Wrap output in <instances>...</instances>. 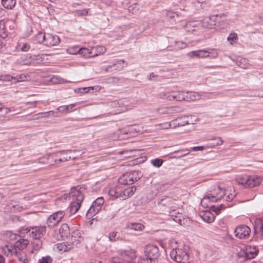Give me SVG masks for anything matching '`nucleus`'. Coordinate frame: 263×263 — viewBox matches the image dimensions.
<instances>
[{
  "instance_id": "f257e3e1",
  "label": "nucleus",
  "mask_w": 263,
  "mask_h": 263,
  "mask_svg": "<svg viewBox=\"0 0 263 263\" xmlns=\"http://www.w3.org/2000/svg\"><path fill=\"white\" fill-rule=\"evenodd\" d=\"M160 98L169 101H194L197 99L196 93L195 92L177 91L172 92H163L160 94Z\"/></svg>"
},
{
  "instance_id": "f03ea898",
  "label": "nucleus",
  "mask_w": 263,
  "mask_h": 263,
  "mask_svg": "<svg viewBox=\"0 0 263 263\" xmlns=\"http://www.w3.org/2000/svg\"><path fill=\"white\" fill-rule=\"evenodd\" d=\"M70 196L74 198V200L71 202L68 209L70 214H74L80 209L84 200V196L81 191L76 189H72Z\"/></svg>"
},
{
  "instance_id": "7ed1b4c3",
  "label": "nucleus",
  "mask_w": 263,
  "mask_h": 263,
  "mask_svg": "<svg viewBox=\"0 0 263 263\" xmlns=\"http://www.w3.org/2000/svg\"><path fill=\"white\" fill-rule=\"evenodd\" d=\"M144 252L146 258L142 259L141 263H153V261L157 259L160 255L158 246L154 244H149L146 246Z\"/></svg>"
},
{
  "instance_id": "20e7f679",
  "label": "nucleus",
  "mask_w": 263,
  "mask_h": 263,
  "mask_svg": "<svg viewBox=\"0 0 263 263\" xmlns=\"http://www.w3.org/2000/svg\"><path fill=\"white\" fill-rule=\"evenodd\" d=\"M170 256L172 259L179 263H185L189 258V255L183 246H177L173 248L170 252Z\"/></svg>"
},
{
  "instance_id": "39448f33",
  "label": "nucleus",
  "mask_w": 263,
  "mask_h": 263,
  "mask_svg": "<svg viewBox=\"0 0 263 263\" xmlns=\"http://www.w3.org/2000/svg\"><path fill=\"white\" fill-rule=\"evenodd\" d=\"M175 200L169 196H164L158 201V208L162 214L168 213L173 208H175Z\"/></svg>"
},
{
  "instance_id": "423d86ee",
  "label": "nucleus",
  "mask_w": 263,
  "mask_h": 263,
  "mask_svg": "<svg viewBox=\"0 0 263 263\" xmlns=\"http://www.w3.org/2000/svg\"><path fill=\"white\" fill-rule=\"evenodd\" d=\"M139 179V172L135 171L123 174L119 178L118 181L121 184H132Z\"/></svg>"
},
{
  "instance_id": "0eeeda50",
  "label": "nucleus",
  "mask_w": 263,
  "mask_h": 263,
  "mask_svg": "<svg viewBox=\"0 0 263 263\" xmlns=\"http://www.w3.org/2000/svg\"><path fill=\"white\" fill-rule=\"evenodd\" d=\"M225 195V190L222 188L218 187L215 191L206 195L202 199L201 202L209 200L211 202H217Z\"/></svg>"
},
{
  "instance_id": "6e6552de",
  "label": "nucleus",
  "mask_w": 263,
  "mask_h": 263,
  "mask_svg": "<svg viewBox=\"0 0 263 263\" xmlns=\"http://www.w3.org/2000/svg\"><path fill=\"white\" fill-rule=\"evenodd\" d=\"M64 215V211H59L50 215L46 222L48 227L52 228L56 226L61 221Z\"/></svg>"
},
{
  "instance_id": "1a4fd4ad",
  "label": "nucleus",
  "mask_w": 263,
  "mask_h": 263,
  "mask_svg": "<svg viewBox=\"0 0 263 263\" xmlns=\"http://www.w3.org/2000/svg\"><path fill=\"white\" fill-rule=\"evenodd\" d=\"M251 229L246 224H240L234 230L235 236L239 239H247L250 235Z\"/></svg>"
},
{
  "instance_id": "9d476101",
  "label": "nucleus",
  "mask_w": 263,
  "mask_h": 263,
  "mask_svg": "<svg viewBox=\"0 0 263 263\" xmlns=\"http://www.w3.org/2000/svg\"><path fill=\"white\" fill-rule=\"evenodd\" d=\"M224 13L221 14H216L212 15L210 17H207L204 19L203 21V24H207L206 27L210 28H212L215 26H217L219 23L222 21V16H224Z\"/></svg>"
},
{
  "instance_id": "9b49d317",
  "label": "nucleus",
  "mask_w": 263,
  "mask_h": 263,
  "mask_svg": "<svg viewBox=\"0 0 263 263\" xmlns=\"http://www.w3.org/2000/svg\"><path fill=\"white\" fill-rule=\"evenodd\" d=\"M127 63L123 60H117L111 62V64L106 66L105 71L106 72L112 71L111 69L112 67H115V70L119 71L122 70L124 67H126Z\"/></svg>"
},
{
  "instance_id": "f8f14e48",
  "label": "nucleus",
  "mask_w": 263,
  "mask_h": 263,
  "mask_svg": "<svg viewBox=\"0 0 263 263\" xmlns=\"http://www.w3.org/2000/svg\"><path fill=\"white\" fill-rule=\"evenodd\" d=\"M46 229L45 227H34L27 231V233L33 239L41 238L46 233Z\"/></svg>"
},
{
  "instance_id": "ddd939ff",
  "label": "nucleus",
  "mask_w": 263,
  "mask_h": 263,
  "mask_svg": "<svg viewBox=\"0 0 263 263\" xmlns=\"http://www.w3.org/2000/svg\"><path fill=\"white\" fill-rule=\"evenodd\" d=\"M74 152V151L72 150L57 152V156L58 162H64L70 160L74 159L76 157L71 155V154Z\"/></svg>"
},
{
  "instance_id": "4468645a",
  "label": "nucleus",
  "mask_w": 263,
  "mask_h": 263,
  "mask_svg": "<svg viewBox=\"0 0 263 263\" xmlns=\"http://www.w3.org/2000/svg\"><path fill=\"white\" fill-rule=\"evenodd\" d=\"M38 162L41 164H48L49 165H52L55 163H58L57 152L44 156L39 159Z\"/></svg>"
},
{
  "instance_id": "2eb2a0df",
  "label": "nucleus",
  "mask_w": 263,
  "mask_h": 263,
  "mask_svg": "<svg viewBox=\"0 0 263 263\" xmlns=\"http://www.w3.org/2000/svg\"><path fill=\"white\" fill-rule=\"evenodd\" d=\"M19 249L16 248L14 245H7L2 247V252L7 257L17 256L21 251Z\"/></svg>"
},
{
  "instance_id": "dca6fc26",
  "label": "nucleus",
  "mask_w": 263,
  "mask_h": 263,
  "mask_svg": "<svg viewBox=\"0 0 263 263\" xmlns=\"http://www.w3.org/2000/svg\"><path fill=\"white\" fill-rule=\"evenodd\" d=\"M168 214L172 220L181 224V221L183 218V215L180 209L177 208L176 206V208L171 210Z\"/></svg>"
},
{
  "instance_id": "f3484780",
  "label": "nucleus",
  "mask_w": 263,
  "mask_h": 263,
  "mask_svg": "<svg viewBox=\"0 0 263 263\" xmlns=\"http://www.w3.org/2000/svg\"><path fill=\"white\" fill-rule=\"evenodd\" d=\"M28 74L22 73L20 75H17L16 77H13L10 75H6L2 76V79L4 81H11L12 83H16L17 82H21L27 80L29 78Z\"/></svg>"
},
{
  "instance_id": "a211bd4d",
  "label": "nucleus",
  "mask_w": 263,
  "mask_h": 263,
  "mask_svg": "<svg viewBox=\"0 0 263 263\" xmlns=\"http://www.w3.org/2000/svg\"><path fill=\"white\" fill-rule=\"evenodd\" d=\"M60 42V39L58 35L46 33L44 45L47 47H51L58 45Z\"/></svg>"
},
{
  "instance_id": "6ab92c4d",
  "label": "nucleus",
  "mask_w": 263,
  "mask_h": 263,
  "mask_svg": "<svg viewBox=\"0 0 263 263\" xmlns=\"http://www.w3.org/2000/svg\"><path fill=\"white\" fill-rule=\"evenodd\" d=\"M119 253L125 262L129 263V261L134 259L136 257V252L133 250H120Z\"/></svg>"
},
{
  "instance_id": "aec40b11",
  "label": "nucleus",
  "mask_w": 263,
  "mask_h": 263,
  "mask_svg": "<svg viewBox=\"0 0 263 263\" xmlns=\"http://www.w3.org/2000/svg\"><path fill=\"white\" fill-rule=\"evenodd\" d=\"M84 240L82 232L79 230H76L72 232L71 234V240L73 246H78Z\"/></svg>"
},
{
  "instance_id": "412c9836",
  "label": "nucleus",
  "mask_w": 263,
  "mask_h": 263,
  "mask_svg": "<svg viewBox=\"0 0 263 263\" xmlns=\"http://www.w3.org/2000/svg\"><path fill=\"white\" fill-rule=\"evenodd\" d=\"M262 181V178L257 176H248L247 187H253L259 185Z\"/></svg>"
},
{
  "instance_id": "4be33fe9",
  "label": "nucleus",
  "mask_w": 263,
  "mask_h": 263,
  "mask_svg": "<svg viewBox=\"0 0 263 263\" xmlns=\"http://www.w3.org/2000/svg\"><path fill=\"white\" fill-rule=\"evenodd\" d=\"M136 190V187L135 186H132L124 189H122V193L120 195L121 200H125L131 197L135 193Z\"/></svg>"
},
{
  "instance_id": "5701e85b",
  "label": "nucleus",
  "mask_w": 263,
  "mask_h": 263,
  "mask_svg": "<svg viewBox=\"0 0 263 263\" xmlns=\"http://www.w3.org/2000/svg\"><path fill=\"white\" fill-rule=\"evenodd\" d=\"M258 250L255 246H249L246 249L244 252L245 257L247 259H252L254 258L258 254Z\"/></svg>"
},
{
  "instance_id": "b1692460",
  "label": "nucleus",
  "mask_w": 263,
  "mask_h": 263,
  "mask_svg": "<svg viewBox=\"0 0 263 263\" xmlns=\"http://www.w3.org/2000/svg\"><path fill=\"white\" fill-rule=\"evenodd\" d=\"M171 122L172 123V127L173 128H175L179 126H182L189 124L188 121L186 120L185 117L176 118L172 120Z\"/></svg>"
},
{
  "instance_id": "393cba45",
  "label": "nucleus",
  "mask_w": 263,
  "mask_h": 263,
  "mask_svg": "<svg viewBox=\"0 0 263 263\" xmlns=\"http://www.w3.org/2000/svg\"><path fill=\"white\" fill-rule=\"evenodd\" d=\"M200 217L204 221L211 223L215 220V216L213 213L209 211H203L200 213Z\"/></svg>"
},
{
  "instance_id": "a878e982",
  "label": "nucleus",
  "mask_w": 263,
  "mask_h": 263,
  "mask_svg": "<svg viewBox=\"0 0 263 263\" xmlns=\"http://www.w3.org/2000/svg\"><path fill=\"white\" fill-rule=\"evenodd\" d=\"M73 247V243L70 242H64L58 243L57 248L60 251L66 252L71 249Z\"/></svg>"
},
{
  "instance_id": "bb28decb",
  "label": "nucleus",
  "mask_w": 263,
  "mask_h": 263,
  "mask_svg": "<svg viewBox=\"0 0 263 263\" xmlns=\"http://www.w3.org/2000/svg\"><path fill=\"white\" fill-rule=\"evenodd\" d=\"M59 233L62 239L66 238L70 234L69 226L66 223L62 224L59 229Z\"/></svg>"
},
{
  "instance_id": "cd10ccee",
  "label": "nucleus",
  "mask_w": 263,
  "mask_h": 263,
  "mask_svg": "<svg viewBox=\"0 0 263 263\" xmlns=\"http://www.w3.org/2000/svg\"><path fill=\"white\" fill-rule=\"evenodd\" d=\"M122 189L119 186H115L110 189L108 194L110 196L114 197L116 198H119L121 200Z\"/></svg>"
},
{
  "instance_id": "c85d7f7f",
  "label": "nucleus",
  "mask_w": 263,
  "mask_h": 263,
  "mask_svg": "<svg viewBox=\"0 0 263 263\" xmlns=\"http://www.w3.org/2000/svg\"><path fill=\"white\" fill-rule=\"evenodd\" d=\"M254 232L255 234H258L261 236H263V224L260 220L257 219L255 220Z\"/></svg>"
},
{
  "instance_id": "c756f323",
  "label": "nucleus",
  "mask_w": 263,
  "mask_h": 263,
  "mask_svg": "<svg viewBox=\"0 0 263 263\" xmlns=\"http://www.w3.org/2000/svg\"><path fill=\"white\" fill-rule=\"evenodd\" d=\"M29 244V240L27 239H20L14 245L16 248L19 249V251H23V250Z\"/></svg>"
},
{
  "instance_id": "7c9ffc66",
  "label": "nucleus",
  "mask_w": 263,
  "mask_h": 263,
  "mask_svg": "<svg viewBox=\"0 0 263 263\" xmlns=\"http://www.w3.org/2000/svg\"><path fill=\"white\" fill-rule=\"evenodd\" d=\"M238 184H240L245 187H247L248 176L243 175L237 176L235 180Z\"/></svg>"
},
{
  "instance_id": "2f4dec72",
  "label": "nucleus",
  "mask_w": 263,
  "mask_h": 263,
  "mask_svg": "<svg viewBox=\"0 0 263 263\" xmlns=\"http://www.w3.org/2000/svg\"><path fill=\"white\" fill-rule=\"evenodd\" d=\"M100 210L101 208H98L94 204L92 203L91 206L87 212L86 215L88 217H92L97 214Z\"/></svg>"
},
{
  "instance_id": "473e14b6",
  "label": "nucleus",
  "mask_w": 263,
  "mask_h": 263,
  "mask_svg": "<svg viewBox=\"0 0 263 263\" xmlns=\"http://www.w3.org/2000/svg\"><path fill=\"white\" fill-rule=\"evenodd\" d=\"M2 4L5 8L12 9L16 5V0H2Z\"/></svg>"
},
{
  "instance_id": "72a5a7b5",
  "label": "nucleus",
  "mask_w": 263,
  "mask_h": 263,
  "mask_svg": "<svg viewBox=\"0 0 263 263\" xmlns=\"http://www.w3.org/2000/svg\"><path fill=\"white\" fill-rule=\"evenodd\" d=\"M79 53L86 57H91L98 55L97 53L92 54V51H90L88 49L86 48H80L79 50Z\"/></svg>"
},
{
  "instance_id": "f704fd0d",
  "label": "nucleus",
  "mask_w": 263,
  "mask_h": 263,
  "mask_svg": "<svg viewBox=\"0 0 263 263\" xmlns=\"http://www.w3.org/2000/svg\"><path fill=\"white\" fill-rule=\"evenodd\" d=\"M127 228L134 231H142L144 228V226L140 223H130L128 224Z\"/></svg>"
},
{
  "instance_id": "c9c22d12",
  "label": "nucleus",
  "mask_w": 263,
  "mask_h": 263,
  "mask_svg": "<svg viewBox=\"0 0 263 263\" xmlns=\"http://www.w3.org/2000/svg\"><path fill=\"white\" fill-rule=\"evenodd\" d=\"M46 33L39 32L34 37V41L39 43H43L44 45Z\"/></svg>"
},
{
  "instance_id": "e433bc0d",
  "label": "nucleus",
  "mask_w": 263,
  "mask_h": 263,
  "mask_svg": "<svg viewBox=\"0 0 263 263\" xmlns=\"http://www.w3.org/2000/svg\"><path fill=\"white\" fill-rule=\"evenodd\" d=\"M8 36V33L6 30L5 23L3 20H0V36L5 39Z\"/></svg>"
},
{
  "instance_id": "4c0bfd02",
  "label": "nucleus",
  "mask_w": 263,
  "mask_h": 263,
  "mask_svg": "<svg viewBox=\"0 0 263 263\" xmlns=\"http://www.w3.org/2000/svg\"><path fill=\"white\" fill-rule=\"evenodd\" d=\"M108 238L111 241H116L120 239V235L116 231H112L109 233Z\"/></svg>"
},
{
  "instance_id": "58836bf2",
  "label": "nucleus",
  "mask_w": 263,
  "mask_h": 263,
  "mask_svg": "<svg viewBox=\"0 0 263 263\" xmlns=\"http://www.w3.org/2000/svg\"><path fill=\"white\" fill-rule=\"evenodd\" d=\"M76 106V104H71L69 105H62L59 106L57 110L61 112H63L64 111L68 112L69 109H72Z\"/></svg>"
},
{
  "instance_id": "ea45409f",
  "label": "nucleus",
  "mask_w": 263,
  "mask_h": 263,
  "mask_svg": "<svg viewBox=\"0 0 263 263\" xmlns=\"http://www.w3.org/2000/svg\"><path fill=\"white\" fill-rule=\"evenodd\" d=\"M32 243L33 248L35 250H39L42 247V241L40 238L34 239Z\"/></svg>"
},
{
  "instance_id": "a19ab883",
  "label": "nucleus",
  "mask_w": 263,
  "mask_h": 263,
  "mask_svg": "<svg viewBox=\"0 0 263 263\" xmlns=\"http://www.w3.org/2000/svg\"><path fill=\"white\" fill-rule=\"evenodd\" d=\"M19 263H28V260L27 258L26 253L24 251H21L17 255Z\"/></svg>"
},
{
  "instance_id": "79ce46f5",
  "label": "nucleus",
  "mask_w": 263,
  "mask_h": 263,
  "mask_svg": "<svg viewBox=\"0 0 263 263\" xmlns=\"http://www.w3.org/2000/svg\"><path fill=\"white\" fill-rule=\"evenodd\" d=\"M151 163L154 166L156 167H159L162 165L163 163V160L161 159L156 158L152 159L151 160Z\"/></svg>"
},
{
  "instance_id": "37998d69",
  "label": "nucleus",
  "mask_w": 263,
  "mask_h": 263,
  "mask_svg": "<svg viewBox=\"0 0 263 263\" xmlns=\"http://www.w3.org/2000/svg\"><path fill=\"white\" fill-rule=\"evenodd\" d=\"M238 37L237 34L235 33H232L229 34L227 38V40L230 42L231 45L238 40Z\"/></svg>"
},
{
  "instance_id": "c03bdc74",
  "label": "nucleus",
  "mask_w": 263,
  "mask_h": 263,
  "mask_svg": "<svg viewBox=\"0 0 263 263\" xmlns=\"http://www.w3.org/2000/svg\"><path fill=\"white\" fill-rule=\"evenodd\" d=\"M158 128L159 129H168L169 128H172V123L170 122H165L157 125Z\"/></svg>"
},
{
  "instance_id": "a18cd8bd",
  "label": "nucleus",
  "mask_w": 263,
  "mask_h": 263,
  "mask_svg": "<svg viewBox=\"0 0 263 263\" xmlns=\"http://www.w3.org/2000/svg\"><path fill=\"white\" fill-rule=\"evenodd\" d=\"M104 203V200L103 197H99L94 201L92 203L98 208H102Z\"/></svg>"
},
{
  "instance_id": "49530a36",
  "label": "nucleus",
  "mask_w": 263,
  "mask_h": 263,
  "mask_svg": "<svg viewBox=\"0 0 263 263\" xmlns=\"http://www.w3.org/2000/svg\"><path fill=\"white\" fill-rule=\"evenodd\" d=\"M210 57V52L205 50H199V58H204Z\"/></svg>"
},
{
  "instance_id": "de8ad7c7",
  "label": "nucleus",
  "mask_w": 263,
  "mask_h": 263,
  "mask_svg": "<svg viewBox=\"0 0 263 263\" xmlns=\"http://www.w3.org/2000/svg\"><path fill=\"white\" fill-rule=\"evenodd\" d=\"M173 108H168L159 109L158 111L161 114H171L173 113Z\"/></svg>"
},
{
  "instance_id": "09e8293b",
  "label": "nucleus",
  "mask_w": 263,
  "mask_h": 263,
  "mask_svg": "<svg viewBox=\"0 0 263 263\" xmlns=\"http://www.w3.org/2000/svg\"><path fill=\"white\" fill-rule=\"evenodd\" d=\"M197 2L201 4V7L202 8L209 7L211 5L210 0H197Z\"/></svg>"
},
{
  "instance_id": "8fccbe9b",
  "label": "nucleus",
  "mask_w": 263,
  "mask_h": 263,
  "mask_svg": "<svg viewBox=\"0 0 263 263\" xmlns=\"http://www.w3.org/2000/svg\"><path fill=\"white\" fill-rule=\"evenodd\" d=\"M134 127L132 126H129L127 128L123 129L120 130L121 134H124L125 135H127L128 133H130L132 132L134 130Z\"/></svg>"
},
{
  "instance_id": "3c124183",
  "label": "nucleus",
  "mask_w": 263,
  "mask_h": 263,
  "mask_svg": "<svg viewBox=\"0 0 263 263\" xmlns=\"http://www.w3.org/2000/svg\"><path fill=\"white\" fill-rule=\"evenodd\" d=\"M213 140H215L216 141L213 143V145L214 146H218L220 145L223 143V141L220 137H214L211 139Z\"/></svg>"
},
{
  "instance_id": "603ef678",
  "label": "nucleus",
  "mask_w": 263,
  "mask_h": 263,
  "mask_svg": "<svg viewBox=\"0 0 263 263\" xmlns=\"http://www.w3.org/2000/svg\"><path fill=\"white\" fill-rule=\"evenodd\" d=\"M187 55L191 58H199V50H195L189 52L187 53Z\"/></svg>"
},
{
  "instance_id": "864d4df0",
  "label": "nucleus",
  "mask_w": 263,
  "mask_h": 263,
  "mask_svg": "<svg viewBox=\"0 0 263 263\" xmlns=\"http://www.w3.org/2000/svg\"><path fill=\"white\" fill-rule=\"evenodd\" d=\"M52 259L49 256L43 257L39 260V263H51Z\"/></svg>"
},
{
  "instance_id": "5fc2aeb1",
  "label": "nucleus",
  "mask_w": 263,
  "mask_h": 263,
  "mask_svg": "<svg viewBox=\"0 0 263 263\" xmlns=\"http://www.w3.org/2000/svg\"><path fill=\"white\" fill-rule=\"evenodd\" d=\"M20 46L21 50L22 51L26 52L28 51L30 49V46L29 44L25 43H23L22 46Z\"/></svg>"
},
{
  "instance_id": "6e6d98bb",
  "label": "nucleus",
  "mask_w": 263,
  "mask_h": 263,
  "mask_svg": "<svg viewBox=\"0 0 263 263\" xmlns=\"http://www.w3.org/2000/svg\"><path fill=\"white\" fill-rule=\"evenodd\" d=\"M96 50L98 52V54H103L105 52L106 49L104 46H100L96 47Z\"/></svg>"
},
{
  "instance_id": "4d7b16f0",
  "label": "nucleus",
  "mask_w": 263,
  "mask_h": 263,
  "mask_svg": "<svg viewBox=\"0 0 263 263\" xmlns=\"http://www.w3.org/2000/svg\"><path fill=\"white\" fill-rule=\"evenodd\" d=\"M175 43L178 46V48L180 49H183L186 46V44L182 42H176Z\"/></svg>"
},
{
  "instance_id": "13d9d810",
  "label": "nucleus",
  "mask_w": 263,
  "mask_h": 263,
  "mask_svg": "<svg viewBox=\"0 0 263 263\" xmlns=\"http://www.w3.org/2000/svg\"><path fill=\"white\" fill-rule=\"evenodd\" d=\"M54 113V112L53 111H49L47 112L40 113L39 114L41 115L42 117H46L48 116L53 115Z\"/></svg>"
},
{
  "instance_id": "bf43d9fd",
  "label": "nucleus",
  "mask_w": 263,
  "mask_h": 263,
  "mask_svg": "<svg viewBox=\"0 0 263 263\" xmlns=\"http://www.w3.org/2000/svg\"><path fill=\"white\" fill-rule=\"evenodd\" d=\"M129 11L132 12L133 13H136L138 9H137L136 5L135 6H131L129 7L128 8Z\"/></svg>"
},
{
  "instance_id": "052dcab7",
  "label": "nucleus",
  "mask_w": 263,
  "mask_h": 263,
  "mask_svg": "<svg viewBox=\"0 0 263 263\" xmlns=\"http://www.w3.org/2000/svg\"><path fill=\"white\" fill-rule=\"evenodd\" d=\"M166 15L169 18H174L175 17V15H177V14L175 12L168 11L166 13Z\"/></svg>"
},
{
  "instance_id": "680f3d73",
  "label": "nucleus",
  "mask_w": 263,
  "mask_h": 263,
  "mask_svg": "<svg viewBox=\"0 0 263 263\" xmlns=\"http://www.w3.org/2000/svg\"><path fill=\"white\" fill-rule=\"evenodd\" d=\"M57 79H58L57 78L53 77L52 80H51V81L53 83H64V79L60 78V79H59V80L58 81H56L55 80H57Z\"/></svg>"
},
{
  "instance_id": "e2e57ef3",
  "label": "nucleus",
  "mask_w": 263,
  "mask_h": 263,
  "mask_svg": "<svg viewBox=\"0 0 263 263\" xmlns=\"http://www.w3.org/2000/svg\"><path fill=\"white\" fill-rule=\"evenodd\" d=\"M8 234L9 235V237L12 240H15L17 239V236L15 234L9 233Z\"/></svg>"
},
{
  "instance_id": "0e129e2a",
  "label": "nucleus",
  "mask_w": 263,
  "mask_h": 263,
  "mask_svg": "<svg viewBox=\"0 0 263 263\" xmlns=\"http://www.w3.org/2000/svg\"><path fill=\"white\" fill-rule=\"evenodd\" d=\"M234 197H235L234 195H233L232 194H230L226 196V200L227 201H230L234 198Z\"/></svg>"
},
{
  "instance_id": "69168bd1",
  "label": "nucleus",
  "mask_w": 263,
  "mask_h": 263,
  "mask_svg": "<svg viewBox=\"0 0 263 263\" xmlns=\"http://www.w3.org/2000/svg\"><path fill=\"white\" fill-rule=\"evenodd\" d=\"M204 149V147L202 146H195L192 147V149L193 151H202Z\"/></svg>"
},
{
  "instance_id": "338daca9",
  "label": "nucleus",
  "mask_w": 263,
  "mask_h": 263,
  "mask_svg": "<svg viewBox=\"0 0 263 263\" xmlns=\"http://www.w3.org/2000/svg\"><path fill=\"white\" fill-rule=\"evenodd\" d=\"M193 24V22H188L185 25V28L186 29H189V27L191 26H192V24Z\"/></svg>"
},
{
  "instance_id": "774afa93",
  "label": "nucleus",
  "mask_w": 263,
  "mask_h": 263,
  "mask_svg": "<svg viewBox=\"0 0 263 263\" xmlns=\"http://www.w3.org/2000/svg\"><path fill=\"white\" fill-rule=\"evenodd\" d=\"M90 263H103V262L99 260L93 259L90 261Z\"/></svg>"
}]
</instances>
